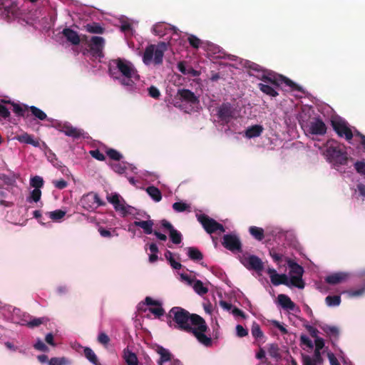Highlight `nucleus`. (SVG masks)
Instances as JSON below:
<instances>
[{
  "label": "nucleus",
  "mask_w": 365,
  "mask_h": 365,
  "mask_svg": "<svg viewBox=\"0 0 365 365\" xmlns=\"http://www.w3.org/2000/svg\"><path fill=\"white\" fill-rule=\"evenodd\" d=\"M113 63L115 65V70L117 69L119 72L121 73L123 76L125 77H138V75L135 73V69L131 66V65L121 59L118 58L113 61Z\"/></svg>",
  "instance_id": "12"
},
{
  "label": "nucleus",
  "mask_w": 365,
  "mask_h": 365,
  "mask_svg": "<svg viewBox=\"0 0 365 365\" xmlns=\"http://www.w3.org/2000/svg\"><path fill=\"white\" fill-rule=\"evenodd\" d=\"M325 302L329 307H336L341 303V297L339 295H328L325 298Z\"/></svg>",
  "instance_id": "36"
},
{
  "label": "nucleus",
  "mask_w": 365,
  "mask_h": 365,
  "mask_svg": "<svg viewBox=\"0 0 365 365\" xmlns=\"http://www.w3.org/2000/svg\"><path fill=\"white\" fill-rule=\"evenodd\" d=\"M84 356L93 365H101L95 352L89 347L83 349Z\"/></svg>",
  "instance_id": "31"
},
{
  "label": "nucleus",
  "mask_w": 365,
  "mask_h": 365,
  "mask_svg": "<svg viewBox=\"0 0 365 365\" xmlns=\"http://www.w3.org/2000/svg\"><path fill=\"white\" fill-rule=\"evenodd\" d=\"M252 335L256 339H259L264 337L263 331L261 330L260 326L256 322H254L251 327Z\"/></svg>",
  "instance_id": "37"
},
{
  "label": "nucleus",
  "mask_w": 365,
  "mask_h": 365,
  "mask_svg": "<svg viewBox=\"0 0 365 365\" xmlns=\"http://www.w3.org/2000/svg\"><path fill=\"white\" fill-rule=\"evenodd\" d=\"M235 110L230 103H223L217 108V117L222 124H227L234 118Z\"/></svg>",
  "instance_id": "11"
},
{
  "label": "nucleus",
  "mask_w": 365,
  "mask_h": 365,
  "mask_svg": "<svg viewBox=\"0 0 365 365\" xmlns=\"http://www.w3.org/2000/svg\"><path fill=\"white\" fill-rule=\"evenodd\" d=\"M112 168L115 173H118L120 174L123 173L126 170L125 166L120 163L113 164L112 165Z\"/></svg>",
  "instance_id": "63"
},
{
  "label": "nucleus",
  "mask_w": 365,
  "mask_h": 365,
  "mask_svg": "<svg viewBox=\"0 0 365 365\" xmlns=\"http://www.w3.org/2000/svg\"><path fill=\"white\" fill-rule=\"evenodd\" d=\"M108 71H109L110 75L111 76H113V78H115L116 79H118L122 85L125 86H129V87L133 86L134 81L133 80V78L134 77H125V76L117 77V76H115V74H116L115 69H113V68L112 67L111 65H110V66H109Z\"/></svg>",
  "instance_id": "21"
},
{
  "label": "nucleus",
  "mask_w": 365,
  "mask_h": 365,
  "mask_svg": "<svg viewBox=\"0 0 365 365\" xmlns=\"http://www.w3.org/2000/svg\"><path fill=\"white\" fill-rule=\"evenodd\" d=\"M287 264L289 268L290 284L299 289H303L305 283L302 279L304 268L289 258H286Z\"/></svg>",
  "instance_id": "5"
},
{
  "label": "nucleus",
  "mask_w": 365,
  "mask_h": 365,
  "mask_svg": "<svg viewBox=\"0 0 365 365\" xmlns=\"http://www.w3.org/2000/svg\"><path fill=\"white\" fill-rule=\"evenodd\" d=\"M146 192L155 202H160L162 200V193L158 187L153 185L148 186Z\"/></svg>",
  "instance_id": "30"
},
{
  "label": "nucleus",
  "mask_w": 365,
  "mask_h": 365,
  "mask_svg": "<svg viewBox=\"0 0 365 365\" xmlns=\"http://www.w3.org/2000/svg\"><path fill=\"white\" fill-rule=\"evenodd\" d=\"M67 360L64 357H53L48 361V365H66Z\"/></svg>",
  "instance_id": "53"
},
{
  "label": "nucleus",
  "mask_w": 365,
  "mask_h": 365,
  "mask_svg": "<svg viewBox=\"0 0 365 365\" xmlns=\"http://www.w3.org/2000/svg\"><path fill=\"white\" fill-rule=\"evenodd\" d=\"M188 42L190 45L194 48H198L202 43L201 40L195 35H190L188 36Z\"/></svg>",
  "instance_id": "51"
},
{
  "label": "nucleus",
  "mask_w": 365,
  "mask_h": 365,
  "mask_svg": "<svg viewBox=\"0 0 365 365\" xmlns=\"http://www.w3.org/2000/svg\"><path fill=\"white\" fill-rule=\"evenodd\" d=\"M30 185L34 189H40L43 185V180L40 176H35L31 179Z\"/></svg>",
  "instance_id": "49"
},
{
  "label": "nucleus",
  "mask_w": 365,
  "mask_h": 365,
  "mask_svg": "<svg viewBox=\"0 0 365 365\" xmlns=\"http://www.w3.org/2000/svg\"><path fill=\"white\" fill-rule=\"evenodd\" d=\"M123 358L127 365H138L139 364L136 354L128 348L123 350Z\"/></svg>",
  "instance_id": "24"
},
{
  "label": "nucleus",
  "mask_w": 365,
  "mask_h": 365,
  "mask_svg": "<svg viewBox=\"0 0 365 365\" xmlns=\"http://www.w3.org/2000/svg\"><path fill=\"white\" fill-rule=\"evenodd\" d=\"M270 280H271V282L274 286H278L279 284H284L286 286L291 285L290 279L289 280L287 276L284 274H279L277 273L276 274H274L273 276H270Z\"/></svg>",
  "instance_id": "25"
},
{
  "label": "nucleus",
  "mask_w": 365,
  "mask_h": 365,
  "mask_svg": "<svg viewBox=\"0 0 365 365\" xmlns=\"http://www.w3.org/2000/svg\"><path fill=\"white\" fill-rule=\"evenodd\" d=\"M222 245L231 252H241L242 243L240 238L232 234L225 235L222 238Z\"/></svg>",
  "instance_id": "13"
},
{
  "label": "nucleus",
  "mask_w": 365,
  "mask_h": 365,
  "mask_svg": "<svg viewBox=\"0 0 365 365\" xmlns=\"http://www.w3.org/2000/svg\"><path fill=\"white\" fill-rule=\"evenodd\" d=\"M241 262L248 269H252L256 272H262L264 269L262 261L256 255L245 257L241 259Z\"/></svg>",
  "instance_id": "15"
},
{
  "label": "nucleus",
  "mask_w": 365,
  "mask_h": 365,
  "mask_svg": "<svg viewBox=\"0 0 365 365\" xmlns=\"http://www.w3.org/2000/svg\"><path fill=\"white\" fill-rule=\"evenodd\" d=\"M327 160L335 165H344L347 164L348 156L345 151H343L339 146L332 143L327 145L324 153Z\"/></svg>",
  "instance_id": "4"
},
{
  "label": "nucleus",
  "mask_w": 365,
  "mask_h": 365,
  "mask_svg": "<svg viewBox=\"0 0 365 365\" xmlns=\"http://www.w3.org/2000/svg\"><path fill=\"white\" fill-rule=\"evenodd\" d=\"M29 110H31L32 115H34L36 118L41 120H44L47 118L46 114L40 108L36 106H32L29 107Z\"/></svg>",
  "instance_id": "41"
},
{
  "label": "nucleus",
  "mask_w": 365,
  "mask_h": 365,
  "mask_svg": "<svg viewBox=\"0 0 365 365\" xmlns=\"http://www.w3.org/2000/svg\"><path fill=\"white\" fill-rule=\"evenodd\" d=\"M81 41V38L78 34L70 29V43H72L73 45H78Z\"/></svg>",
  "instance_id": "59"
},
{
  "label": "nucleus",
  "mask_w": 365,
  "mask_h": 365,
  "mask_svg": "<svg viewBox=\"0 0 365 365\" xmlns=\"http://www.w3.org/2000/svg\"><path fill=\"white\" fill-rule=\"evenodd\" d=\"M245 67L249 69V74L250 73H257V72L262 73V68H263V67H262L261 66H259L254 62H250V61H248L246 63Z\"/></svg>",
  "instance_id": "44"
},
{
  "label": "nucleus",
  "mask_w": 365,
  "mask_h": 365,
  "mask_svg": "<svg viewBox=\"0 0 365 365\" xmlns=\"http://www.w3.org/2000/svg\"><path fill=\"white\" fill-rule=\"evenodd\" d=\"M153 225L154 223L153 220H140L134 222V225L142 228L144 232L147 235H150L153 232Z\"/></svg>",
  "instance_id": "26"
},
{
  "label": "nucleus",
  "mask_w": 365,
  "mask_h": 365,
  "mask_svg": "<svg viewBox=\"0 0 365 365\" xmlns=\"http://www.w3.org/2000/svg\"><path fill=\"white\" fill-rule=\"evenodd\" d=\"M193 289L195 292L200 296L207 294L208 292V289L205 287L203 283L199 279H197L195 282L193 284Z\"/></svg>",
  "instance_id": "35"
},
{
  "label": "nucleus",
  "mask_w": 365,
  "mask_h": 365,
  "mask_svg": "<svg viewBox=\"0 0 365 365\" xmlns=\"http://www.w3.org/2000/svg\"><path fill=\"white\" fill-rule=\"evenodd\" d=\"M149 96L155 99H158L160 96V92L158 88L154 86H151L148 88Z\"/></svg>",
  "instance_id": "61"
},
{
  "label": "nucleus",
  "mask_w": 365,
  "mask_h": 365,
  "mask_svg": "<svg viewBox=\"0 0 365 365\" xmlns=\"http://www.w3.org/2000/svg\"><path fill=\"white\" fill-rule=\"evenodd\" d=\"M236 333H237V336L239 337H244V336H246L248 335L247 329L244 328L240 324H237L236 326Z\"/></svg>",
  "instance_id": "62"
},
{
  "label": "nucleus",
  "mask_w": 365,
  "mask_h": 365,
  "mask_svg": "<svg viewBox=\"0 0 365 365\" xmlns=\"http://www.w3.org/2000/svg\"><path fill=\"white\" fill-rule=\"evenodd\" d=\"M264 130V128L261 125H254L248 127L245 130V137L247 138H253L261 135Z\"/></svg>",
  "instance_id": "22"
},
{
  "label": "nucleus",
  "mask_w": 365,
  "mask_h": 365,
  "mask_svg": "<svg viewBox=\"0 0 365 365\" xmlns=\"http://www.w3.org/2000/svg\"><path fill=\"white\" fill-rule=\"evenodd\" d=\"M105 41L103 37L101 36H92L88 43V52L91 55L97 58L103 57V49L104 48Z\"/></svg>",
  "instance_id": "8"
},
{
  "label": "nucleus",
  "mask_w": 365,
  "mask_h": 365,
  "mask_svg": "<svg viewBox=\"0 0 365 365\" xmlns=\"http://www.w3.org/2000/svg\"><path fill=\"white\" fill-rule=\"evenodd\" d=\"M269 255L277 264H280L282 262L283 255L277 252L275 248L273 247L269 250Z\"/></svg>",
  "instance_id": "45"
},
{
  "label": "nucleus",
  "mask_w": 365,
  "mask_h": 365,
  "mask_svg": "<svg viewBox=\"0 0 365 365\" xmlns=\"http://www.w3.org/2000/svg\"><path fill=\"white\" fill-rule=\"evenodd\" d=\"M331 125L340 138H344L348 142L351 140L354 133L345 120L341 118H334L331 120Z\"/></svg>",
  "instance_id": "6"
},
{
  "label": "nucleus",
  "mask_w": 365,
  "mask_h": 365,
  "mask_svg": "<svg viewBox=\"0 0 365 365\" xmlns=\"http://www.w3.org/2000/svg\"><path fill=\"white\" fill-rule=\"evenodd\" d=\"M97 340L99 344H102L105 347H107L110 342V338L105 332H100Z\"/></svg>",
  "instance_id": "52"
},
{
  "label": "nucleus",
  "mask_w": 365,
  "mask_h": 365,
  "mask_svg": "<svg viewBox=\"0 0 365 365\" xmlns=\"http://www.w3.org/2000/svg\"><path fill=\"white\" fill-rule=\"evenodd\" d=\"M327 127L320 118H314L309 125V133L316 135H324L326 134Z\"/></svg>",
  "instance_id": "16"
},
{
  "label": "nucleus",
  "mask_w": 365,
  "mask_h": 365,
  "mask_svg": "<svg viewBox=\"0 0 365 365\" xmlns=\"http://www.w3.org/2000/svg\"><path fill=\"white\" fill-rule=\"evenodd\" d=\"M261 78L262 81L265 83L271 84L275 87H279L284 83L287 86L290 87L293 91H302V88L291 79L269 70H266L265 75L262 76Z\"/></svg>",
  "instance_id": "3"
},
{
  "label": "nucleus",
  "mask_w": 365,
  "mask_h": 365,
  "mask_svg": "<svg viewBox=\"0 0 365 365\" xmlns=\"http://www.w3.org/2000/svg\"><path fill=\"white\" fill-rule=\"evenodd\" d=\"M34 347L36 350L43 351V352H48L49 351L48 347L39 339L34 344Z\"/></svg>",
  "instance_id": "57"
},
{
  "label": "nucleus",
  "mask_w": 365,
  "mask_h": 365,
  "mask_svg": "<svg viewBox=\"0 0 365 365\" xmlns=\"http://www.w3.org/2000/svg\"><path fill=\"white\" fill-rule=\"evenodd\" d=\"M66 212L63 211L61 210H56L52 212H48L46 215H48L49 218H51L53 221L58 222L66 215Z\"/></svg>",
  "instance_id": "38"
},
{
  "label": "nucleus",
  "mask_w": 365,
  "mask_h": 365,
  "mask_svg": "<svg viewBox=\"0 0 365 365\" xmlns=\"http://www.w3.org/2000/svg\"><path fill=\"white\" fill-rule=\"evenodd\" d=\"M46 320L47 319L45 317L34 318L28 322L26 325L29 328H34L43 324L45 322H46Z\"/></svg>",
  "instance_id": "46"
},
{
  "label": "nucleus",
  "mask_w": 365,
  "mask_h": 365,
  "mask_svg": "<svg viewBox=\"0 0 365 365\" xmlns=\"http://www.w3.org/2000/svg\"><path fill=\"white\" fill-rule=\"evenodd\" d=\"M268 354L270 356L275 359L281 358L279 346L277 344H271L268 348Z\"/></svg>",
  "instance_id": "40"
},
{
  "label": "nucleus",
  "mask_w": 365,
  "mask_h": 365,
  "mask_svg": "<svg viewBox=\"0 0 365 365\" xmlns=\"http://www.w3.org/2000/svg\"><path fill=\"white\" fill-rule=\"evenodd\" d=\"M198 222L202 225L205 230L208 234H212L217 231L224 232L225 231L224 226L217 222L215 220L205 214H200L197 215Z\"/></svg>",
  "instance_id": "7"
},
{
  "label": "nucleus",
  "mask_w": 365,
  "mask_h": 365,
  "mask_svg": "<svg viewBox=\"0 0 365 365\" xmlns=\"http://www.w3.org/2000/svg\"><path fill=\"white\" fill-rule=\"evenodd\" d=\"M81 203L87 210H92L105 205V202L101 200L98 195L93 192L83 195L81 200Z\"/></svg>",
  "instance_id": "9"
},
{
  "label": "nucleus",
  "mask_w": 365,
  "mask_h": 365,
  "mask_svg": "<svg viewBox=\"0 0 365 365\" xmlns=\"http://www.w3.org/2000/svg\"><path fill=\"white\" fill-rule=\"evenodd\" d=\"M89 154L95 159L99 161H103L106 159L105 155L100 152L98 149L91 150L89 151Z\"/></svg>",
  "instance_id": "55"
},
{
  "label": "nucleus",
  "mask_w": 365,
  "mask_h": 365,
  "mask_svg": "<svg viewBox=\"0 0 365 365\" xmlns=\"http://www.w3.org/2000/svg\"><path fill=\"white\" fill-rule=\"evenodd\" d=\"M106 154L110 159L116 161H119L123 158V155L118 151L113 148L107 150Z\"/></svg>",
  "instance_id": "50"
},
{
  "label": "nucleus",
  "mask_w": 365,
  "mask_h": 365,
  "mask_svg": "<svg viewBox=\"0 0 365 365\" xmlns=\"http://www.w3.org/2000/svg\"><path fill=\"white\" fill-rule=\"evenodd\" d=\"M168 44L162 41L157 45H148L143 55V63L147 66L152 63L156 66L161 65L163 62L164 53L168 50Z\"/></svg>",
  "instance_id": "2"
},
{
  "label": "nucleus",
  "mask_w": 365,
  "mask_h": 365,
  "mask_svg": "<svg viewBox=\"0 0 365 365\" xmlns=\"http://www.w3.org/2000/svg\"><path fill=\"white\" fill-rule=\"evenodd\" d=\"M165 29V26L163 24H157L154 25L153 30L155 35L157 36H163L164 35V29Z\"/></svg>",
  "instance_id": "60"
},
{
  "label": "nucleus",
  "mask_w": 365,
  "mask_h": 365,
  "mask_svg": "<svg viewBox=\"0 0 365 365\" xmlns=\"http://www.w3.org/2000/svg\"><path fill=\"white\" fill-rule=\"evenodd\" d=\"M354 168L356 172L360 175H365V162L364 161H356L354 163Z\"/></svg>",
  "instance_id": "56"
},
{
  "label": "nucleus",
  "mask_w": 365,
  "mask_h": 365,
  "mask_svg": "<svg viewBox=\"0 0 365 365\" xmlns=\"http://www.w3.org/2000/svg\"><path fill=\"white\" fill-rule=\"evenodd\" d=\"M149 311L157 318H160L165 314V309L162 307V304L157 307H150Z\"/></svg>",
  "instance_id": "54"
},
{
  "label": "nucleus",
  "mask_w": 365,
  "mask_h": 365,
  "mask_svg": "<svg viewBox=\"0 0 365 365\" xmlns=\"http://www.w3.org/2000/svg\"><path fill=\"white\" fill-rule=\"evenodd\" d=\"M10 116L9 109L3 104L0 103V117L4 119Z\"/></svg>",
  "instance_id": "64"
},
{
  "label": "nucleus",
  "mask_w": 365,
  "mask_h": 365,
  "mask_svg": "<svg viewBox=\"0 0 365 365\" xmlns=\"http://www.w3.org/2000/svg\"><path fill=\"white\" fill-rule=\"evenodd\" d=\"M278 301L279 304L286 309L294 310L295 304L291 300V299L285 294H279Z\"/></svg>",
  "instance_id": "27"
},
{
  "label": "nucleus",
  "mask_w": 365,
  "mask_h": 365,
  "mask_svg": "<svg viewBox=\"0 0 365 365\" xmlns=\"http://www.w3.org/2000/svg\"><path fill=\"white\" fill-rule=\"evenodd\" d=\"M190 208V205L183 202H176L173 204V209L178 212H182Z\"/></svg>",
  "instance_id": "47"
},
{
  "label": "nucleus",
  "mask_w": 365,
  "mask_h": 365,
  "mask_svg": "<svg viewBox=\"0 0 365 365\" xmlns=\"http://www.w3.org/2000/svg\"><path fill=\"white\" fill-rule=\"evenodd\" d=\"M161 225L163 228L169 231V235L173 243L178 245L182 242V234L175 230L173 225L166 220L161 221Z\"/></svg>",
  "instance_id": "17"
},
{
  "label": "nucleus",
  "mask_w": 365,
  "mask_h": 365,
  "mask_svg": "<svg viewBox=\"0 0 365 365\" xmlns=\"http://www.w3.org/2000/svg\"><path fill=\"white\" fill-rule=\"evenodd\" d=\"M322 329L328 336L335 339L339 338V331L336 327L327 325L324 327Z\"/></svg>",
  "instance_id": "39"
},
{
  "label": "nucleus",
  "mask_w": 365,
  "mask_h": 365,
  "mask_svg": "<svg viewBox=\"0 0 365 365\" xmlns=\"http://www.w3.org/2000/svg\"><path fill=\"white\" fill-rule=\"evenodd\" d=\"M87 30L92 34H103L104 29L98 23L87 25Z\"/></svg>",
  "instance_id": "43"
},
{
  "label": "nucleus",
  "mask_w": 365,
  "mask_h": 365,
  "mask_svg": "<svg viewBox=\"0 0 365 365\" xmlns=\"http://www.w3.org/2000/svg\"><path fill=\"white\" fill-rule=\"evenodd\" d=\"M346 293L350 297H357L363 295L365 293V287H361L355 290H348Z\"/></svg>",
  "instance_id": "58"
},
{
  "label": "nucleus",
  "mask_w": 365,
  "mask_h": 365,
  "mask_svg": "<svg viewBox=\"0 0 365 365\" xmlns=\"http://www.w3.org/2000/svg\"><path fill=\"white\" fill-rule=\"evenodd\" d=\"M249 232L258 241H262L264 237V231L262 227L251 226L249 228Z\"/></svg>",
  "instance_id": "32"
},
{
  "label": "nucleus",
  "mask_w": 365,
  "mask_h": 365,
  "mask_svg": "<svg viewBox=\"0 0 365 365\" xmlns=\"http://www.w3.org/2000/svg\"><path fill=\"white\" fill-rule=\"evenodd\" d=\"M108 201L112 204L117 212H120L123 216L129 213L130 205H125V200L118 193H113L107 196Z\"/></svg>",
  "instance_id": "10"
},
{
  "label": "nucleus",
  "mask_w": 365,
  "mask_h": 365,
  "mask_svg": "<svg viewBox=\"0 0 365 365\" xmlns=\"http://www.w3.org/2000/svg\"><path fill=\"white\" fill-rule=\"evenodd\" d=\"M41 196V191L40 189H34L31 193L30 195L27 197V201L29 202H38Z\"/></svg>",
  "instance_id": "42"
},
{
  "label": "nucleus",
  "mask_w": 365,
  "mask_h": 365,
  "mask_svg": "<svg viewBox=\"0 0 365 365\" xmlns=\"http://www.w3.org/2000/svg\"><path fill=\"white\" fill-rule=\"evenodd\" d=\"M155 351L157 354L160 355V359L158 361V365H163L164 363L170 361H173L172 360V354L167 349L164 348L162 346H157L155 349Z\"/></svg>",
  "instance_id": "19"
},
{
  "label": "nucleus",
  "mask_w": 365,
  "mask_h": 365,
  "mask_svg": "<svg viewBox=\"0 0 365 365\" xmlns=\"http://www.w3.org/2000/svg\"><path fill=\"white\" fill-rule=\"evenodd\" d=\"M56 39L60 43H66L68 42V27L66 26L62 31H58L56 34Z\"/></svg>",
  "instance_id": "34"
},
{
  "label": "nucleus",
  "mask_w": 365,
  "mask_h": 365,
  "mask_svg": "<svg viewBox=\"0 0 365 365\" xmlns=\"http://www.w3.org/2000/svg\"><path fill=\"white\" fill-rule=\"evenodd\" d=\"M0 11L7 17H15L19 14L18 5L12 0H0Z\"/></svg>",
  "instance_id": "14"
},
{
  "label": "nucleus",
  "mask_w": 365,
  "mask_h": 365,
  "mask_svg": "<svg viewBox=\"0 0 365 365\" xmlns=\"http://www.w3.org/2000/svg\"><path fill=\"white\" fill-rule=\"evenodd\" d=\"M5 103H9L13 107V111L18 115V116H24L26 111H27L29 108L26 106H21L18 103L11 102L10 101H3Z\"/></svg>",
  "instance_id": "29"
},
{
  "label": "nucleus",
  "mask_w": 365,
  "mask_h": 365,
  "mask_svg": "<svg viewBox=\"0 0 365 365\" xmlns=\"http://www.w3.org/2000/svg\"><path fill=\"white\" fill-rule=\"evenodd\" d=\"M15 138L20 143L32 145L34 147H39L40 145V143L38 140L34 139L31 135L26 133L18 135Z\"/></svg>",
  "instance_id": "23"
},
{
  "label": "nucleus",
  "mask_w": 365,
  "mask_h": 365,
  "mask_svg": "<svg viewBox=\"0 0 365 365\" xmlns=\"http://www.w3.org/2000/svg\"><path fill=\"white\" fill-rule=\"evenodd\" d=\"M264 84V83H259L258 88L259 90L263 92L264 93L272 96V97H276L278 96V93L275 91V89L270 85Z\"/></svg>",
  "instance_id": "33"
},
{
  "label": "nucleus",
  "mask_w": 365,
  "mask_h": 365,
  "mask_svg": "<svg viewBox=\"0 0 365 365\" xmlns=\"http://www.w3.org/2000/svg\"><path fill=\"white\" fill-rule=\"evenodd\" d=\"M178 96H180V99L190 104H196L199 103L197 97L195 93L188 89H179L178 91Z\"/></svg>",
  "instance_id": "18"
},
{
  "label": "nucleus",
  "mask_w": 365,
  "mask_h": 365,
  "mask_svg": "<svg viewBox=\"0 0 365 365\" xmlns=\"http://www.w3.org/2000/svg\"><path fill=\"white\" fill-rule=\"evenodd\" d=\"M166 317L169 327L192 334L200 344L207 347L212 346L211 337L205 334L208 327L205 320L200 315L191 314L180 307H174L167 314Z\"/></svg>",
  "instance_id": "1"
},
{
  "label": "nucleus",
  "mask_w": 365,
  "mask_h": 365,
  "mask_svg": "<svg viewBox=\"0 0 365 365\" xmlns=\"http://www.w3.org/2000/svg\"><path fill=\"white\" fill-rule=\"evenodd\" d=\"M85 132L82 129H78L70 125V137L74 138H79L81 137L85 138Z\"/></svg>",
  "instance_id": "48"
},
{
  "label": "nucleus",
  "mask_w": 365,
  "mask_h": 365,
  "mask_svg": "<svg viewBox=\"0 0 365 365\" xmlns=\"http://www.w3.org/2000/svg\"><path fill=\"white\" fill-rule=\"evenodd\" d=\"M347 278L348 274L346 273L336 272L326 277L325 282L327 284L335 285L346 281Z\"/></svg>",
  "instance_id": "20"
},
{
  "label": "nucleus",
  "mask_w": 365,
  "mask_h": 365,
  "mask_svg": "<svg viewBox=\"0 0 365 365\" xmlns=\"http://www.w3.org/2000/svg\"><path fill=\"white\" fill-rule=\"evenodd\" d=\"M187 255L189 258L193 261H200L202 259L203 255L202 253L195 247H189L186 248Z\"/></svg>",
  "instance_id": "28"
}]
</instances>
